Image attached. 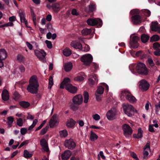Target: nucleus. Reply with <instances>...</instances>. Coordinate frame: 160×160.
Here are the masks:
<instances>
[{
  "mask_svg": "<svg viewBox=\"0 0 160 160\" xmlns=\"http://www.w3.org/2000/svg\"><path fill=\"white\" fill-rule=\"evenodd\" d=\"M19 69L22 72H24L25 71V68L24 66L22 65H20L19 67Z\"/></svg>",
  "mask_w": 160,
  "mask_h": 160,
  "instance_id": "nucleus-62",
  "label": "nucleus"
},
{
  "mask_svg": "<svg viewBox=\"0 0 160 160\" xmlns=\"http://www.w3.org/2000/svg\"><path fill=\"white\" fill-rule=\"evenodd\" d=\"M2 99L5 101H7L9 99V96L8 91L6 89H4L2 91Z\"/></svg>",
  "mask_w": 160,
  "mask_h": 160,
  "instance_id": "nucleus-21",
  "label": "nucleus"
},
{
  "mask_svg": "<svg viewBox=\"0 0 160 160\" xmlns=\"http://www.w3.org/2000/svg\"><path fill=\"white\" fill-rule=\"evenodd\" d=\"M42 148L43 149L44 151L46 152H48L49 151V148L48 147V145H46L45 146H42Z\"/></svg>",
  "mask_w": 160,
  "mask_h": 160,
  "instance_id": "nucleus-61",
  "label": "nucleus"
},
{
  "mask_svg": "<svg viewBox=\"0 0 160 160\" xmlns=\"http://www.w3.org/2000/svg\"><path fill=\"white\" fill-rule=\"evenodd\" d=\"M158 24L157 22H152L150 28L152 31L156 32L158 30Z\"/></svg>",
  "mask_w": 160,
  "mask_h": 160,
  "instance_id": "nucleus-24",
  "label": "nucleus"
},
{
  "mask_svg": "<svg viewBox=\"0 0 160 160\" xmlns=\"http://www.w3.org/2000/svg\"><path fill=\"white\" fill-rule=\"evenodd\" d=\"M72 65L71 62L65 63L64 66V69L67 72L70 71L72 69Z\"/></svg>",
  "mask_w": 160,
  "mask_h": 160,
  "instance_id": "nucleus-29",
  "label": "nucleus"
},
{
  "mask_svg": "<svg viewBox=\"0 0 160 160\" xmlns=\"http://www.w3.org/2000/svg\"><path fill=\"white\" fill-rule=\"evenodd\" d=\"M45 43L46 44L47 47L49 49L52 48V46L51 41L46 40L45 41Z\"/></svg>",
  "mask_w": 160,
  "mask_h": 160,
  "instance_id": "nucleus-46",
  "label": "nucleus"
},
{
  "mask_svg": "<svg viewBox=\"0 0 160 160\" xmlns=\"http://www.w3.org/2000/svg\"><path fill=\"white\" fill-rule=\"evenodd\" d=\"M159 39V37L157 35H154L152 36L150 39L151 42L157 41Z\"/></svg>",
  "mask_w": 160,
  "mask_h": 160,
  "instance_id": "nucleus-38",
  "label": "nucleus"
},
{
  "mask_svg": "<svg viewBox=\"0 0 160 160\" xmlns=\"http://www.w3.org/2000/svg\"><path fill=\"white\" fill-rule=\"evenodd\" d=\"M160 47V44L158 42H156L153 44V48L157 50Z\"/></svg>",
  "mask_w": 160,
  "mask_h": 160,
  "instance_id": "nucleus-50",
  "label": "nucleus"
},
{
  "mask_svg": "<svg viewBox=\"0 0 160 160\" xmlns=\"http://www.w3.org/2000/svg\"><path fill=\"white\" fill-rule=\"evenodd\" d=\"M47 28L49 31H51L53 29L52 25L50 23H48L47 24Z\"/></svg>",
  "mask_w": 160,
  "mask_h": 160,
  "instance_id": "nucleus-57",
  "label": "nucleus"
},
{
  "mask_svg": "<svg viewBox=\"0 0 160 160\" xmlns=\"http://www.w3.org/2000/svg\"><path fill=\"white\" fill-rule=\"evenodd\" d=\"M70 80L68 78H65L60 84V88L63 89L65 86V89L68 92L72 93H76L77 90L76 87L72 86L70 83Z\"/></svg>",
  "mask_w": 160,
  "mask_h": 160,
  "instance_id": "nucleus-3",
  "label": "nucleus"
},
{
  "mask_svg": "<svg viewBox=\"0 0 160 160\" xmlns=\"http://www.w3.org/2000/svg\"><path fill=\"white\" fill-rule=\"evenodd\" d=\"M28 130L25 128H22L21 129L20 132L22 135H24L27 132Z\"/></svg>",
  "mask_w": 160,
  "mask_h": 160,
  "instance_id": "nucleus-52",
  "label": "nucleus"
},
{
  "mask_svg": "<svg viewBox=\"0 0 160 160\" xmlns=\"http://www.w3.org/2000/svg\"><path fill=\"white\" fill-rule=\"evenodd\" d=\"M62 53L64 56H68L71 54L72 52L71 50L69 48H66L63 50Z\"/></svg>",
  "mask_w": 160,
  "mask_h": 160,
  "instance_id": "nucleus-32",
  "label": "nucleus"
},
{
  "mask_svg": "<svg viewBox=\"0 0 160 160\" xmlns=\"http://www.w3.org/2000/svg\"><path fill=\"white\" fill-rule=\"evenodd\" d=\"M18 12L19 16L20 17L21 22L24 23L25 24L26 26L27 27H28V23L25 18V13L24 10L21 9H20L18 11Z\"/></svg>",
  "mask_w": 160,
  "mask_h": 160,
  "instance_id": "nucleus-14",
  "label": "nucleus"
},
{
  "mask_svg": "<svg viewBox=\"0 0 160 160\" xmlns=\"http://www.w3.org/2000/svg\"><path fill=\"white\" fill-rule=\"evenodd\" d=\"M60 136L61 137H66L68 135V132L66 130H63L59 132Z\"/></svg>",
  "mask_w": 160,
  "mask_h": 160,
  "instance_id": "nucleus-40",
  "label": "nucleus"
},
{
  "mask_svg": "<svg viewBox=\"0 0 160 160\" xmlns=\"http://www.w3.org/2000/svg\"><path fill=\"white\" fill-rule=\"evenodd\" d=\"M123 131V134L126 138L131 135L132 133V130L128 124H124L122 126Z\"/></svg>",
  "mask_w": 160,
  "mask_h": 160,
  "instance_id": "nucleus-5",
  "label": "nucleus"
},
{
  "mask_svg": "<svg viewBox=\"0 0 160 160\" xmlns=\"http://www.w3.org/2000/svg\"><path fill=\"white\" fill-rule=\"evenodd\" d=\"M116 113L112 110H109L107 113L106 116L108 119L110 120H112L115 118Z\"/></svg>",
  "mask_w": 160,
  "mask_h": 160,
  "instance_id": "nucleus-18",
  "label": "nucleus"
},
{
  "mask_svg": "<svg viewBox=\"0 0 160 160\" xmlns=\"http://www.w3.org/2000/svg\"><path fill=\"white\" fill-rule=\"evenodd\" d=\"M139 87L142 91H145L149 88V84L146 80L143 79L139 82Z\"/></svg>",
  "mask_w": 160,
  "mask_h": 160,
  "instance_id": "nucleus-8",
  "label": "nucleus"
},
{
  "mask_svg": "<svg viewBox=\"0 0 160 160\" xmlns=\"http://www.w3.org/2000/svg\"><path fill=\"white\" fill-rule=\"evenodd\" d=\"M40 144L42 146L48 145L47 142L45 139H42L40 141Z\"/></svg>",
  "mask_w": 160,
  "mask_h": 160,
  "instance_id": "nucleus-47",
  "label": "nucleus"
},
{
  "mask_svg": "<svg viewBox=\"0 0 160 160\" xmlns=\"http://www.w3.org/2000/svg\"><path fill=\"white\" fill-rule=\"evenodd\" d=\"M74 103H72L70 105V108L73 111H76L78 109V107Z\"/></svg>",
  "mask_w": 160,
  "mask_h": 160,
  "instance_id": "nucleus-42",
  "label": "nucleus"
},
{
  "mask_svg": "<svg viewBox=\"0 0 160 160\" xmlns=\"http://www.w3.org/2000/svg\"><path fill=\"white\" fill-rule=\"evenodd\" d=\"M131 21L134 25H137L142 22L141 17L138 14H136L132 16L131 18Z\"/></svg>",
  "mask_w": 160,
  "mask_h": 160,
  "instance_id": "nucleus-11",
  "label": "nucleus"
},
{
  "mask_svg": "<svg viewBox=\"0 0 160 160\" xmlns=\"http://www.w3.org/2000/svg\"><path fill=\"white\" fill-rule=\"evenodd\" d=\"M26 44L29 49L30 50H32L33 48L32 45L28 42H26Z\"/></svg>",
  "mask_w": 160,
  "mask_h": 160,
  "instance_id": "nucleus-60",
  "label": "nucleus"
},
{
  "mask_svg": "<svg viewBox=\"0 0 160 160\" xmlns=\"http://www.w3.org/2000/svg\"><path fill=\"white\" fill-rule=\"evenodd\" d=\"M71 46L75 49H78L81 50L82 48V45L81 43L78 42L73 41L71 43Z\"/></svg>",
  "mask_w": 160,
  "mask_h": 160,
  "instance_id": "nucleus-20",
  "label": "nucleus"
},
{
  "mask_svg": "<svg viewBox=\"0 0 160 160\" xmlns=\"http://www.w3.org/2000/svg\"><path fill=\"white\" fill-rule=\"evenodd\" d=\"M143 131L141 128H139L138 130V133L137 134H133V137L134 138L139 139L141 138L142 137Z\"/></svg>",
  "mask_w": 160,
  "mask_h": 160,
  "instance_id": "nucleus-25",
  "label": "nucleus"
},
{
  "mask_svg": "<svg viewBox=\"0 0 160 160\" xmlns=\"http://www.w3.org/2000/svg\"><path fill=\"white\" fill-rule=\"evenodd\" d=\"M72 14L73 15L77 16L78 15V13L77 12L76 9H73L72 10L71 12Z\"/></svg>",
  "mask_w": 160,
  "mask_h": 160,
  "instance_id": "nucleus-58",
  "label": "nucleus"
},
{
  "mask_svg": "<svg viewBox=\"0 0 160 160\" xmlns=\"http://www.w3.org/2000/svg\"><path fill=\"white\" fill-rule=\"evenodd\" d=\"M58 122V120L57 115L54 114L50 120L49 122V125L50 128H53Z\"/></svg>",
  "mask_w": 160,
  "mask_h": 160,
  "instance_id": "nucleus-15",
  "label": "nucleus"
},
{
  "mask_svg": "<svg viewBox=\"0 0 160 160\" xmlns=\"http://www.w3.org/2000/svg\"><path fill=\"white\" fill-rule=\"evenodd\" d=\"M76 122L72 119H68L66 125L68 128H71L73 127L75 124Z\"/></svg>",
  "mask_w": 160,
  "mask_h": 160,
  "instance_id": "nucleus-23",
  "label": "nucleus"
},
{
  "mask_svg": "<svg viewBox=\"0 0 160 160\" xmlns=\"http://www.w3.org/2000/svg\"><path fill=\"white\" fill-rule=\"evenodd\" d=\"M14 98L15 100L18 99L20 97V95L17 92H14Z\"/></svg>",
  "mask_w": 160,
  "mask_h": 160,
  "instance_id": "nucleus-53",
  "label": "nucleus"
},
{
  "mask_svg": "<svg viewBox=\"0 0 160 160\" xmlns=\"http://www.w3.org/2000/svg\"><path fill=\"white\" fill-rule=\"evenodd\" d=\"M59 4L58 3H53L52 6V8L53 11L57 13L60 10Z\"/></svg>",
  "mask_w": 160,
  "mask_h": 160,
  "instance_id": "nucleus-26",
  "label": "nucleus"
},
{
  "mask_svg": "<svg viewBox=\"0 0 160 160\" xmlns=\"http://www.w3.org/2000/svg\"><path fill=\"white\" fill-rule=\"evenodd\" d=\"M148 63L149 65L151 66H153L154 65V63L152 60V59L149 58L148 60Z\"/></svg>",
  "mask_w": 160,
  "mask_h": 160,
  "instance_id": "nucleus-59",
  "label": "nucleus"
},
{
  "mask_svg": "<svg viewBox=\"0 0 160 160\" xmlns=\"http://www.w3.org/2000/svg\"><path fill=\"white\" fill-rule=\"evenodd\" d=\"M88 12H93L96 9V5L93 2H91L88 5Z\"/></svg>",
  "mask_w": 160,
  "mask_h": 160,
  "instance_id": "nucleus-27",
  "label": "nucleus"
},
{
  "mask_svg": "<svg viewBox=\"0 0 160 160\" xmlns=\"http://www.w3.org/2000/svg\"><path fill=\"white\" fill-rule=\"evenodd\" d=\"M87 23L89 25L94 26L98 24V26L101 27L102 24V22L100 19L89 18L87 21Z\"/></svg>",
  "mask_w": 160,
  "mask_h": 160,
  "instance_id": "nucleus-6",
  "label": "nucleus"
},
{
  "mask_svg": "<svg viewBox=\"0 0 160 160\" xmlns=\"http://www.w3.org/2000/svg\"><path fill=\"white\" fill-rule=\"evenodd\" d=\"M7 54L6 51L3 49H0V60L3 61L7 57Z\"/></svg>",
  "mask_w": 160,
  "mask_h": 160,
  "instance_id": "nucleus-22",
  "label": "nucleus"
},
{
  "mask_svg": "<svg viewBox=\"0 0 160 160\" xmlns=\"http://www.w3.org/2000/svg\"><path fill=\"white\" fill-rule=\"evenodd\" d=\"M19 104L22 107L26 108L28 107L30 105V103L26 101H21L19 102Z\"/></svg>",
  "mask_w": 160,
  "mask_h": 160,
  "instance_id": "nucleus-31",
  "label": "nucleus"
},
{
  "mask_svg": "<svg viewBox=\"0 0 160 160\" xmlns=\"http://www.w3.org/2000/svg\"><path fill=\"white\" fill-rule=\"evenodd\" d=\"M130 68L133 73L137 71L138 73L143 75H146L148 73L146 66L142 63H139L136 65H132L130 67Z\"/></svg>",
  "mask_w": 160,
  "mask_h": 160,
  "instance_id": "nucleus-2",
  "label": "nucleus"
},
{
  "mask_svg": "<svg viewBox=\"0 0 160 160\" xmlns=\"http://www.w3.org/2000/svg\"><path fill=\"white\" fill-rule=\"evenodd\" d=\"M149 38V36L147 34H143L141 36V39L142 42L144 43L147 42Z\"/></svg>",
  "mask_w": 160,
  "mask_h": 160,
  "instance_id": "nucleus-28",
  "label": "nucleus"
},
{
  "mask_svg": "<svg viewBox=\"0 0 160 160\" xmlns=\"http://www.w3.org/2000/svg\"><path fill=\"white\" fill-rule=\"evenodd\" d=\"M83 96L84 97V102L85 103H87L88 101L89 97V94L88 92L86 91L84 92L83 94Z\"/></svg>",
  "mask_w": 160,
  "mask_h": 160,
  "instance_id": "nucleus-36",
  "label": "nucleus"
},
{
  "mask_svg": "<svg viewBox=\"0 0 160 160\" xmlns=\"http://www.w3.org/2000/svg\"><path fill=\"white\" fill-rule=\"evenodd\" d=\"M23 120L21 118H19L17 119V124L19 127H22L23 125Z\"/></svg>",
  "mask_w": 160,
  "mask_h": 160,
  "instance_id": "nucleus-44",
  "label": "nucleus"
},
{
  "mask_svg": "<svg viewBox=\"0 0 160 160\" xmlns=\"http://www.w3.org/2000/svg\"><path fill=\"white\" fill-rule=\"evenodd\" d=\"M8 121L7 123L8 125L9 128H10L12 126V124L14 120V118L12 117H8L7 118Z\"/></svg>",
  "mask_w": 160,
  "mask_h": 160,
  "instance_id": "nucleus-37",
  "label": "nucleus"
},
{
  "mask_svg": "<svg viewBox=\"0 0 160 160\" xmlns=\"http://www.w3.org/2000/svg\"><path fill=\"white\" fill-rule=\"evenodd\" d=\"M65 146L69 149H72L76 146L75 142L72 139L66 140L64 143Z\"/></svg>",
  "mask_w": 160,
  "mask_h": 160,
  "instance_id": "nucleus-12",
  "label": "nucleus"
},
{
  "mask_svg": "<svg viewBox=\"0 0 160 160\" xmlns=\"http://www.w3.org/2000/svg\"><path fill=\"white\" fill-rule=\"evenodd\" d=\"M98 136L92 131L91 132L90 139L91 141H93L97 140L98 138Z\"/></svg>",
  "mask_w": 160,
  "mask_h": 160,
  "instance_id": "nucleus-33",
  "label": "nucleus"
},
{
  "mask_svg": "<svg viewBox=\"0 0 160 160\" xmlns=\"http://www.w3.org/2000/svg\"><path fill=\"white\" fill-rule=\"evenodd\" d=\"M92 117L93 119L96 121H98L99 120L100 118V116L97 114L93 115L92 116Z\"/></svg>",
  "mask_w": 160,
  "mask_h": 160,
  "instance_id": "nucleus-49",
  "label": "nucleus"
},
{
  "mask_svg": "<svg viewBox=\"0 0 160 160\" xmlns=\"http://www.w3.org/2000/svg\"><path fill=\"white\" fill-rule=\"evenodd\" d=\"M92 30L91 29L85 28L82 30L81 33L83 36H86L90 34Z\"/></svg>",
  "mask_w": 160,
  "mask_h": 160,
  "instance_id": "nucleus-30",
  "label": "nucleus"
},
{
  "mask_svg": "<svg viewBox=\"0 0 160 160\" xmlns=\"http://www.w3.org/2000/svg\"><path fill=\"white\" fill-rule=\"evenodd\" d=\"M155 106L156 109V113L157 114H158V110L160 109V101L159 102V103L158 104H156Z\"/></svg>",
  "mask_w": 160,
  "mask_h": 160,
  "instance_id": "nucleus-54",
  "label": "nucleus"
},
{
  "mask_svg": "<svg viewBox=\"0 0 160 160\" xmlns=\"http://www.w3.org/2000/svg\"><path fill=\"white\" fill-rule=\"evenodd\" d=\"M126 98L130 102L133 103L137 101V99L129 91H125Z\"/></svg>",
  "mask_w": 160,
  "mask_h": 160,
  "instance_id": "nucleus-10",
  "label": "nucleus"
},
{
  "mask_svg": "<svg viewBox=\"0 0 160 160\" xmlns=\"http://www.w3.org/2000/svg\"><path fill=\"white\" fill-rule=\"evenodd\" d=\"M92 57L89 54L83 56L81 59L82 62H83L84 64L86 65H89L92 62Z\"/></svg>",
  "mask_w": 160,
  "mask_h": 160,
  "instance_id": "nucleus-7",
  "label": "nucleus"
},
{
  "mask_svg": "<svg viewBox=\"0 0 160 160\" xmlns=\"http://www.w3.org/2000/svg\"><path fill=\"white\" fill-rule=\"evenodd\" d=\"M123 108L124 113L129 117L134 115V108L133 106L129 104L123 105Z\"/></svg>",
  "mask_w": 160,
  "mask_h": 160,
  "instance_id": "nucleus-4",
  "label": "nucleus"
},
{
  "mask_svg": "<svg viewBox=\"0 0 160 160\" xmlns=\"http://www.w3.org/2000/svg\"><path fill=\"white\" fill-rule=\"evenodd\" d=\"M95 82V81H94L93 79H92L91 78H90L88 79V82L89 84L91 86H92L94 85Z\"/></svg>",
  "mask_w": 160,
  "mask_h": 160,
  "instance_id": "nucleus-56",
  "label": "nucleus"
},
{
  "mask_svg": "<svg viewBox=\"0 0 160 160\" xmlns=\"http://www.w3.org/2000/svg\"><path fill=\"white\" fill-rule=\"evenodd\" d=\"M34 52L36 56L40 60H43L45 57L46 53L42 50L39 51L38 50H35Z\"/></svg>",
  "mask_w": 160,
  "mask_h": 160,
  "instance_id": "nucleus-13",
  "label": "nucleus"
},
{
  "mask_svg": "<svg viewBox=\"0 0 160 160\" xmlns=\"http://www.w3.org/2000/svg\"><path fill=\"white\" fill-rule=\"evenodd\" d=\"M46 19L48 22H50L52 19V16L50 14H48L46 17Z\"/></svg>",
  "mask_w": 160,
  "mask_h": 160,
  "instance_id": "nucleus-63",
  "label": "nucleus"
},
{
  "mask_svg": "<svg viewBox=\"0 0 160 160\" xmlns=\"http://www.w3.org/2000/svg\"><path fill=\"white\" fill-rule=\"evenodd\" d=\"M39 84L37 77L32 76L29 81V84L28 86L27 89L28 91L32 94H36L38 92Z\"/></svg>",
  "mask_w": 160,
  "mask_h": 160,
  "instance_id": "nucleus-1",
  "label": "nucleus"
},
{
  "mask_svg": "<svg viewBox=\"0 0 160 160\" xmlns=\"http://www.w3.org/2000/svg\"><path fill=\"white\" fill-rule=\"evenodd\" d=\"M143 14L147 17H149L151 14V12L147 9H144L143 11Z\"/></svg>",
  "mask_w": 160,
  "mask_h": 160,
  "instance_id": "nucleus-45",
  "label": "nucleus"
},
{
  "mask_svg": "<svg viewBox=\"0 0 160 160\" xmlns=\"http://www.w3.org/2000/svg\"><path fill=\"white\" fill-rule=\"evenodd\" d=\"M102 94H99L97 93H95V95L96 97V99L98 101H100L102 99Z\"/></svg>",
  "mask_w": 160,
  "mask_h": 160,
  "instance_id": "nucleus-51",
  "label": "nucleus"
},
{
  "mask_svg": "<svg viewBox=\"0 0 160 160\" xmlns=\"http://www.w3.org/2000/svg\"><path fill=\"white\" fill-rule=\"evenodd\" d=\"M32 154L30 153L27 150H25L24 151L23 156L25 158H30L32 157Z\"/></svg>",
  "mask_w": 160,
  "mask_h": 160,
  "instance_id": "nucleus-34",
  "label": "nucleus"
},
{
  "mask_svg": "<svg viewBox=\"0 0 160 160\" xmlns=\"http://www.w3.org/2000/svg\"><path fill=\"white\" fill-rule=\"evenodd\" d=\"M24 57L21 55L19 54L18 56L17 59L20 62H22L23 61L24 59Z\"/></svg>",
  "mask_w": 160,
  "mask_h": 160,
  "instance_id": "nucleus-48",
  "label": "nucleus"
},
{
  "mask_svg": "<svg viewBox=\"0 0 160 160\" xmlns=\"http://www.w3.org/2000/svg\"><path fill=\"white\" fill-rule=\"evenodd\" d=\"M131 155L132 157L134 158L136 160H139L138 158L137 155L134 152H131Z\"/></svg>",
  "mask_w": 160,
  "mask_h": 160,
  "instance_id": "nucleus-55",
  "label": "nucleus"
},
{
  "mask_svg": "<svg viewBox=\"0 0 160 160\" xmlns=\"http://www.w3.org/2000/svg\"><path fill=\"white\" fill-rule=\"evenodd\" d=\"M84 78L81 76H78L74 78V80L77 81H81L83 80Z\"/></svg>",
  "mask_w": 160,
  "mask_h": 160,
  "instance_id": "nucleus-43",
  "label": "nucleus"
},
{
  "mask_svg": "<svg viewBox=\"0 0 160 160\" xmlns=\"http://www.w3.org/2000/svg\"><path fill=\"white\" fill-rule=\"evenodd\" d=\"M48 128L49 127L48 126H46L41 131L39 134L40 135H43L44 134L47 132Z\"/></svg>",
  "mask_w": 160,
  "mask_h": 160,
  "instance_id": "nucleus-41",
  "label": "nucleus"
},
{
  "mask_svg": "<svg viewBox=\"0 0 160 160\" xmlns=\"http://www.w3.org/2000/svg\"><path fill=\"white\" fill-rule=\"evenodd\" d=\"M143 158L147 159L148 155V151L150 150V142L149 141L147 142L144 148Z\"/></svg>",
  "mask_w": 160,
  "mask_h": 160,
  "instance_id": "nucleus-16",
  "label": "nucleus"
},
{
  "mask_svg": "<svg viewBox=\"0 0 160 160\" xmlns=\"http://www.w3.org/2000/svg\"><path fill=\"white\" fill-rule=\"evenodd\" d=\"M104 88L102 86H99L98 87L96 92L95 93L99 94H102L104 92Z\"/></svg>",
  "mask_w": 160,
  "mask_h": 160,
  "instance_id": "nucleus-35",
  "label": "nucleus"
},
{
  "mask_svg": "<svg viewBox=\"0 0 160 160\" xmlns=\"http://www.w3.org/2000/svg\"><path fill=\"white\" fill-rule=\"evenodd\" d=\"M154 54L156 56H160V49L154 52Z\"/></svg>",
  "mask_w": 160,
  "mask_h": 160,
  "instance_id": "nucleus-64",
  "label": "nucleus"
},
{
  "mask_svg": "<svg viewBox=\"0 0 160 160\" xmlns=\"http://www.w3.org/2000/svg\"><path fill=\"white\" fill-rule=\"evenodd\" d=\"M139 40V38L137 36L133 37L132 41L131 42V45L132 47L133 48H137L138 47V41Z\"/></svg>",
  "mask_w": 160,
  "mask_h": 160,
  "instance_id": "nucleus-17",
  "label": "nucleus"
},
{
  "mask_svg": "<svg viewBox=\"0 0 160 160\" xmlns=\"http://www.w3.org/2000/svg\"><path fill=\"white\" fill-rule=\"evenodd\" d=\"M71 154V152L69 150H66L62 154V160H67Z\"/></svg>",
  "mask_w": 160,
  "mask_h": 160,
  "instance_id": "nucleus-19",
  "label": "nucleus"
},
{
  "mask_svg": "<svg viewBox=\"0 0 160 160\" xmlns=\"http://www.w3.org/2000/svg\"><path fill=\"white\" fill-rule=\"evenodd\" d=\"M83 98L82 96L78 94L74 96L72 99L73 103L77 106L79 105L82 102Z\"/></svg>",
  "mask_w": 160,
  "mask_h": 160,
  "instance_id": "nucleus-9",
  "label": "nucleus"
},
{
  "mask_svg": "<svg viewBox=\"0 0 160 160\" xmlns=\"http://www.w3.org/2000/svg\"><path fill=\"white\" fill-rule=\"evenodd\" d=\"M53 84V78L52 76H50L49 79L48 88L50 89Z\"/></svg>",
  "mask_w": 160,
  "mask_h": 160,
  "instance_id": "nucleus-39",
  "label": "nucleus"
}]
</instances>
